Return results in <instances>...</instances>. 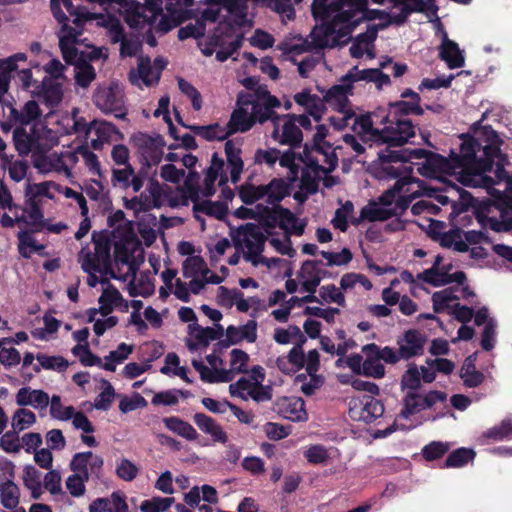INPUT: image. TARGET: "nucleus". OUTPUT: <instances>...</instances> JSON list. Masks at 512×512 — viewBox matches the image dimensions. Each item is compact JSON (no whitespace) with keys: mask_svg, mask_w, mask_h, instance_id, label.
Instances as JSON below:
<instances>
[{"mask_svg":"<svg viewBox=\"0 0 512 512\" xmlns=\"http://www.w3.org/2000/svg\"><path fill=\"white\" fill-rule=\"evenodd\" d=\"M51 10L60 25L59 47L68 60L76 57L75 43L86 21L99 18L113 43H120V52L128 54V44L121 20L128 24V0H51Z\"/></svg>","mask_w":512,"mask_h":512,"instance_id":"obj_1","label":"nucleus"},{"mask_svg":"<svg viewBox=\"0 0 512 512\" xmlns=\"http://www.w3.org/2000/svg\"><path fill=\"white\" fill-rule=\"evenodd\" d=\"M109 233L94 237V252L83 248L79 253L82 269L88 274L90 287L105 285L117 278L114 264L128 266V220L122 210L112 212L107 219Z\"/></svg>","mask_w":512,"mask_h":512,"instance_id":"obj_2","label":"nucleus"},{"mask_svg":"<svg viewBox=\"0 0 512 512\" xmlns=\"http://www.w3.org/2000/svg\"><path fill=\"white\" fill-rule=\"evenodd\" d=\"M142 143L138 148V159L141 168L134 173V169L130 165V185L135 192H138L147 183L146 190L139 197L130 199V210L149 211L152 208H159L164 200L165 195L158 181L155 179L157 174V166L162 160L163 151L161 139L158 141L150 136H143Z\"/></svg>","mask_w":512,"mask_h":512,"instance_id":"obj_3","label":"nucleus"},{"mask_svg":"<svg viewBox=\"0 0 512 512\" xmlns=\"http://www.w3.org/2000/svg\"><path fill=\"white\" fill-rule=\"evenodd\" d=\"M368 0H313L311 10L315 19L327 21L331 24L327 27L328 33H333L339 24L338 37H348L350 33L363 20H371L370 13L376 10H367Z\"/></svg>","mask_w":512,"mask_h":512,"instance_id":"obj_4","label":"nucleus"},{"mask_svg":"<svg viewBox=\"0 0 512 512\" xmlns=\"http://www.w3.org/2000/svg\"><path fill=\"white\" fill-rule=\"evenodd\" d=\"M423 108L417 102L398 100L389 102L387 105V114L381 120L384 127L375 129L373 135L377 141L387 144L386 148L399 149L406 144L410 138L415 136V125L409 115H422Z\"/></svg>","mask_w":512,"mask_h":512,"instance_id":"obj_5","label":"nucleus"},{"mask_svg":"<svg viewBox=\"0 0 512 512\" xmlns=\"http://www.w3.org/2000/svg\"><path fill=\"white\" fill-rule=\"evenodd\" d=\"M378 159L381 163V170L387 178H396L403 170L412 175V160L414 159H425L432 172L453 169L450 159L447 160L445 157L425 149L384 148L378 152Z\"/></svg>","mask_w":512,"mask_h":512,"instance_id":"obj_6","label":"nucleus"},{"mask_svg":"<svg viewBox=\"0 0 512 512\" xmlns=\"http://www.w3.org/2000/svg\"><path fill=\"white\" fill-rule=\"evenodd\" d=\"M339 84H335L326 90L323 98L316 94H311L309 89H304L294 95V101L305 108L309 116L319 122L326 110L325 104L328 103L335 110L343 113L345 117L343 121L355 116L354 112L349 108L348 96L353 93V86L349 82L343 80V76L339 80Z\"/></svg>","mask_w":512,"mask_h":512,"instance_id":"obj_7","label":"nucleus"},{"mask_svg":"<svg viewBox=\"0 0 512 512\" xmlns=\"http://www.w3.org/2000/svg\"><path fill=\"white\" fill-rule=\"evenodd\" d=\"M460 152L451 151L450 161L453 169H459V181L464 186L480 187L491 182L485 173L489 170V161H478L476 154L481 150L479 141L471 136L462 134Z\"/></svg>","mask_w":512,"mask_h":512,"instance_id":"obj_8","label":"nucleus"},{"mask_svg":"<svg viewBox=\"0 0 512 512\" xmlns=\"http://www.w3.org/2000/svg\"><path fill=\"white\" fill-rule=\"evenodd\" d=\"M60 127L58 132L62 134L85 135L94 149H100L102 142L108 137L112 126L107 123L93 122L87 124L83 118L78 116V110L73 109L71 114H65L58 120Z\"/></svg>","mask_w":512,"mask_h":512,"instance_id":"obj_9","label":"nucleus"},{"mask_svg":"<svg viewBox=\"0 0 512 512\" xmlns=\"http://www.w3.org/2000/svg\"><path fill=\"white\" fill-rule=\"evenodd\" d=\"M482 225H488L495 232L512 230V198L500 196L495 201L485 203L476 214Z\"/></svg>","mask_w":512,"mask_h":512,"instance_id":"obj_10","label":"nucleus"},{"mask_svg":"<svg viewBox=\"0 0 512 512\" xmlns=\"http://www.w3.org/2000/svg\"><path fill=\"white\" fill-rule=\"evenodd\" d=\"M162 11L161 0H144L143 4L138 0H130V29H138L140 24L148 25L144 38L151 47L157 45L152 26Z\"/></svg>","mask_w":512,"mask_h":512,"instance_id":"obj_11","label":"nucleus"},{"mask_svg":"<svg viewBox=\"0 0 512 512\" xmlns=\"http://www.w3.org/2000/svg\"><path fill=\"white\" fill-rule=\"evenodd\" d=\"M235 248L237 250L247 249L243 253V257L247 262H251L254 266L259 264V258L264 250L266 236L262 233L260 227L254 223H246L237 229L236 235L233 236Z\"/></svg>","mask_w":512,"mask_h":512,"instance_id":"obj_12","label":"nucleus"},{"mask_svg":"<svg viewBox=\"0 0 512 512\" xmlns=\"http://www.w3.org/2000/svg\"><path fill=\"white\" fill-rule=\"evenodd\" d=\"M144 261V251L141 243L134 232L133 221L130 220V296L149 295L154 290V284L149 272L141 274L139 288L136 285L137 271L139 265Z\"/></svg>","mask_w":512,"mask_h":512,"instance_id":"obj_13","label":"nucleus"},{"mask_svg":"<svg viewBox=\"0 0 512 512\" xmlns=\"http://www.w3.org/2000/svg\"><path fill=\"white\" fill-rule=\"evenodd\" d=\"M6 108L8 114L5 116V120L0 122L1 129L6 133L10 132L15 126L37 125L35 122L43 114L39 103L35 99L28 100L20 109L10 103L6 104Z\"/></svg>","mask_w":512,"mask_h":512,"instance_id":"obj_14","label":"nucleus"},{"mask_svg":"<svg viewBox=\"0 0 512 512\" xmlns=\"http://www.w3.org/2000/svg\"><path fill=\"white\" fill-rule=\"evenodd\" d=\"M72 353L79 357L80 361L87 366H99L108 371H114L116 366L128 357V346L125 343L119 345L118 349L111 351L105 359L94 356L88 349L87 344H77L73 347Z\"/></svg>","mask_w":512,"mask_h":512,"instance_id":"obj_15","label":"nucleus"},{"mask_svg":"<svg viewBox=\"0 0 512 512\" xmlns=\"http://www.w3.org/2000/svg\"><path fill=\"white\" fill-rule=\"evenodd\" d=\"M384 410L381 400L372 395H364L350 400L348 414L354 421H363L369 424L380 418L384 414Z\"/></svg>","mask_w":512,"mask_h":512,"instance_id":"obj_16","label":"nucleus"},{"mask_svg":"<svg viewBox=\"0 0 512 512\" xmlns=\"http://www.w3.org/2000/svg\"><path fill=\"white\" fill-rule=\"evenodd\" d=\"M446 398L447 394L438 390L429 391L425 395H421L416 391L408 392L403 398V407L400 416L408 419L412 415L433 407L437 402L446 401Z\"/></svg>","mask_w":512,"mask_h":512,"instance_id":"obj_17","label":"nucleus"},{"mask_svg":"<svg viewBox=\"0 0 512 512\" xmlns=\"http://www.w3.org/2000/svg\"><path fill=\"white\" fill-rule=\"evenodd\" d=\"M124 88L118 83L99 87L94 95L95 105L106 113L119 112L124 106Z\"/></svg>","mask_w":512,"mask_h":512,"instance_id":"obj_18","label":"nucleus"},{"mask_svg":"<svg viewBox=\"0 0 512 512\" xmlns=\"http://www.w3.org/2000/svg\"><path fill=\"white\" fill-rule=\"evenodd\" d=\"M427 337L416 329H409L404 332L403 337L397 340L400 357L409 360L424 353Z\"/></svg>","mask_w":512,"mask_h":512,"instance_id":"obj_19","label":"nucleus"},{"mask_svg":"<svg viewBox=\"0 0 512 512\" xmlns=\"http://www.w3.org/2000/svg\"><path fill=\"white\" fill-rule=\"evenodd\" d=\"M13 140L16 150L22 156L34 150L42 151V147L46 145L37 136V125H32L29 131L23 127H16L13 131Z\"/></svg>","mask_w":512,"mask_h":512,"instance_id":"obj_20","label":"nucleus"},{"mask_svg":"<svg viewBox=\"0 0 512 512\" xmlns=\"http://www.w3.org/2000/svg\"><path fill=\"white\" fill-rule=\"evenodd\" d=\"M189 335L196 341H188L187 347L190 351L197 350L199 346L207 347L210 341L218 340L224 335V328L221 324H216L215 328H203L197 323L188 325Z\"/></svg>","mask_w":512,"mask_h":512,"instance_id":"obj_21","label":"nucleus"},{"mask_svg":"<svg viewBox=\"0 0 512 512\" xmlns=\"http://www.w3.org/2000/svg\"><path fill=\"white\" fill-rule=\"evenodd\" d=\"M32 95L42 100L49 108L57 106L63 97V82L43 78L40 85H36V90H32Z\"/></svg>","mask_w":512,"mask_h":512,"instance_id":"obj_22","label":"nucleus"},{"mask_svg":"<svg viewBox=\"0 0 512 512\" xmlns=\"http://www.w3.org/2000/svg\"><path fill=\"white\" fill-rule=\"evenodd\" d=\"M15 403L21 408L29 406L38 411H46L49 405V395L41 389L24 386L15 394Z\"/></svg>","mask_w":512,"mask_h":512,"instance_id":"obj_23","label":"nucleus"},{"mask_svg":"<svg viewBox=\"0 0 512 512\" xmlns=\"http://www.w3.org/2000/svg\"><path fill=\"white\" fill-rule=\"evenodd\" d=\"M277 413L293 422H304L308 419L305 402L300 397H283L276 402Z\"/></svg>","mask_w":512,"mask_h":512,"instance_id":"obj_24","label":"nucleus"},{"mask_svg":"<svg viewBox=\"0 0 512 512\" xmlns=\"http://www.w3.org/2000/svg\"><path fill=\"white\" fill-rule=\"evenodd\" d=\"M60 184L54 181H43L33 183L28 181L25 184L24 198L29 199L31 202H39L42 204L44 200L56 201Z\"/></svg>","mask_w":512,"mask_h":512,"instance_id":"obj_25","label":"nucleus"},{"mask_svg":"<svg viewBox=\"0 0 512 512\" xmlns=\"http://www.w3.org/2000/svg\"><path fill=\"white\" fill-rule=\"evenodd\" d=\"M70 465L74 472L82 473L85 478H89L90 474L99 475L103 466V459L91 451L81 452L73 456Z\"/></svg>","mask_w":512,"mask_h":512,"instance_id":"obj_26","label":"nucleus"},{"mask_svg":"<svg viewBox=\"0 0 512 512\" xmlns=\"http://www.w3.org/2000/svg\"><path fill=\"white\" fill-rule=\"evenodd\" d=\"M377 350L378 345L375 343L366 344L362 347V352L365 354L363 375L380 379L385 375V367L379 360Z\"/></svg>","mask_w":512,"mask_h":512,"instance_id":"obj_27","label":"nucleus"},{"mask_svg":"<svg viewBox=\"0 0 512 512\" xmlns=\"http://www.w3.org/2000/svg\"><path fill=\"white\" fill-rule=\"evenodd\" d=\"M433 241L438 242L442 248L453 249L457 252H468L469 246L462 239V230L458 227L448 231L433 232Z\"/></svg>","mask_w":512,"mask_h":512,"instance_id":"obj_28","label":"nucleus"},{"mask_svg":"<svg viewBox=\"0 0 512 512\" xmlns=\"http://www.w3.org/2000/svg\"><path fill=\"white\" fill-rule=\"evenodd\" d=\"M89 512H127L125 496L113 492L110 497L97 498L89 505Z\"/></svg>","mask_w":512,"mask_h":512,"instance_id":"obj_29","label":"nucleus"},{"mask_svg":"<svg viewBox=\"0 0 512 512\" xmlns=\"http://www.w3.org/2000/svg\"><path fill=\"white\" fill-rule=\"evenodd\" d=\"M439 57L445 61L450 69H456L464 66L465 59L456 42L448 39L444 34V39L440 46Z\"/></svg>","mask_w":512,"mask_h":512,"instance_id":"obj_30","label":"nucleus"},{"mask_svg":"<svg viewBox=\"0 0 512 512\" xmlns=\"http://www.w3.org/2000/svg\"><path fill=\"white\" fill-rule=\"evenodd\" d=\"M254 126L252 115L245 108L239 107L234 109L230 116V120L225 126L226 135L231 136L237 132H247Z\"/></svg>","mask_w":512,"mask_h":512,"instance_id":"obj_31","label":"nucleus"},{"mask_svg":"<svg viewBox=\"0 0 512 512\" xmlns=\"http://www.w3.org/2000/svg\"><path fill=\"white\" fill-rule=\"evenodd\" d=\"M193 420L202 432L209 434L212 437L213 441L223 444L227 442V434L212 417L204 413H196L193 416Z\"/></svg>","mask_w":512,"mask_h":512,"instance_id":"obj_32","label":"nucleus"},{"mask_svg":"<svg viewBox=\"0 0 512 512\" xmlns=\"http://www.w3.org/2000/svg\"><path fill=\"white\" fill-rule=\"evenodd\" d=\"M446 192L454 196L453 214L459 215L475 207L476 199L466 190L455 183H446Z\"/></svg>","mask_w":512,"mask_h":512,"instance_id":"obj_33","label":"nucleus"},{"mask_svg":"<svg viewBox=\"0 0 512 512\" xmlns=\"http://www.w3.org/2000/svg\"><path fill=\"white\" fill-rule=\"evenodd\" d=\"M227 163L230 167V177L232 183L236 184L240 180L244 163L241 158L242 150L236 147L233 140H227L224 146Z\"/></svg>","mask_w":512,"mask_h":512,"instance_id":"obj_34","label":"nucleus"},{"mask_svg":"<svg viewBox=\"0 0 512 512\" xmlns=\"http://www.w3.org/2000/svg\"><path fill=\"white\" fill-rule=\"evenodd\" d=\"M177 120L178 122L183 126L188 128L192 133H194L197 136L202 137L203 139L207 141H214L219 140L223 141L228 138V135H226V129L225 127L220 126L218 123L206 125V126H200V125H185L182 122V119L177 113Z\"/></svg>","mask_w":512,"mask_h":512,"instance_id":"obj_35","label":"nucleus"},{"mask_svg":"<svg viewBox=\"0 0 512 512\" xmlns=\"http://www.w3.org/2000/svg\"><path fill=\"white\" fill-rule=\"evenodd\" d=\"M78 43H79V37H77V42L75 43V49L77 52L75 59L68 60L64 56H63V58L65 59V61L67 63L74 64V73H75L76 83L79 86L86 88L94 80L96 74H95V70L92 67V65H90L89 63H86V62H79L80 57H79V52H78V48H77Z\"/></svg>","mask_w":512,"mask_h":512,"instance_id":"obj_36","label":"nucleus"},{"mask_svg":"<svg viewBox=\"0 0 512 512\" xmlns=\"http://www.w3.org/2000/svg\"><path fill=\"white\" fill-rule=\"evenodd\" d=\"M396 182L394 185L387 189L380 197H379V203L383 206H391L397 196L404 191V187L408 185L415 184V177L407 173L406 171H401V174L396 177Z\"/></svg>","mask_w":512,"mask_h":512,"instance_id":"obj_37","label":"nucleus"},{"mask_svg":"<svg viewBox=\"0 0 512 512\" xmlns=\"http://www.w3.org/2000/svg\"><path fill=\"white\" fill-rule=\"evenodd\" d=\"M34 168L41 174L52 172L64 173L65 164L62 162L59 153L35 156L33 159Z\"/></svg>","mask_w":512,"mask_h":512,"instance_id":"obj_38","label":"nucleus"},{"mask_svg":"<svg viewBox=\"0 0 512 512\" xmlns=\"http://www.w3.org/2000/svg\"><path fill=\"white\" fill-rule=\"evenodd\" d=\"M252 104V119L255 123L264 124L270 120L274 125V131L272 137L277 139L279 137V120L283 118V115L277 114L275 111H271L260 102H251Z\"/></svg>","mask_w":512,"mask_h":512,"instance_id":"obj_39","label":"nucleus"},{"mask_svg":"<svg viewBox=\"0 0 512 512\" xmlns=\"http://www.w3.org/2000/svg\"><path fill=\"white\" fill-rule=\"evenodd\" d=\"M266 190L267 203L271 205H279L286 196L290 194L289 184L282 178H274L268 184L264 185Z\"/></svg>","mask_w":512,"mask_h":512,"instance_id":"obj_40","label":"nucleus"},{"mask_svg":"<svg viewBox=\"0 0 512 512\" xmlns=\"http://www.w3.org/2000/svg\"><path fill=\"white\" fill-rule=\"evenodd\" d=\"M19 488L12 479L0 482V502L6 509L13 510L19 504Z\"/></svg>","mask_w":512,"mask_h":512,"instance_id":"obj_41","label":"nucleus"},{"mask_svg":"<svg viewBox=\"0 0 512 512\" xmlns=\"http://www.w3.org/2000/svg\"><path fill=\"white\" fill-rule=\"evenodd\" d=\"M165 426L172 432L178 434L179 436L189 440L194 441L198 437L197 431L194 429V427L175 416L164 418Z\"/></svg>","mask_w":512,"mask_h":512,"instance_id":"obj_42","label":"nucleus"},{"mask_svg":"<svg viewBox=\"0 0 512 512\" xmlns=\"http://www.w3.org/2000/svg\"><path fill=\"white\" fill-rule=\"evenodd\" d=\"M302 140L303 133L301 129L292 121V119H286L279 142L283 145H289L291 148H298L301 146Z\"/></svg>","mask_w":512,"mask_h":512,"instance_id":"obj_43","label":"nucleus"},{"mask_svg":"<svg viewBox=\"0 0 512 512\" xmlns=\"http://www.w3.org/2000/svg\"><path fill=\"white\" fill-rule=\"evenodd\" d=\"M476 453L471 448L461 447L452 451L446 458L442 468H461L473 461Z\"/></svg>","mask_w":512,"mask_h":512,"instance_id":"obj_44","label":"nucleus"},{"mask_svg":"<svg viewBox=\"0 0 512 512\" xmlns=\"http://www.w3.org/2000/svg\"><path fill=\"white\" fill-rule=\"evenodd\" d=\"M36 421L37 417L33 411L19 407L11 417V428L20 433L31 428Z\"/></svg>","mask_w":512,"mask_h":512,"instance_id":"obj_45","label":"nucleus"},{"mask_svg":"<svg viewBox=\"0 0 512 512\" xmlns=\"http://www.w3.org/2000/svg\"><path fill=\"white\" fill-rule=\"evenodd\" d=\"M193 211L195 214L201 212L205 215L223 220L228 213V206L219 201L212 202L210 200H203L193 205Z\"/></svg>","mask_w":512,"mask_h":512,"instance_id":"obj_46","label":"nucleus"},{"mask_svg":"<svg viewBox=\"0 0 512 512\" xmlns=\"http://www.w3.org/2000/svg\"><path fill=\"white\" fill-rule=\"evenodd\" d=\"M415 184H417V187L421 189L422 195L434 198L441 205L451 204V208L453 209L454 196L446 192V184L443 188L425 186L424 182L419 179H415ZM451 214H453V211Z\"/></svg>","mask_w":512,"mask_h":512,"instance_id":"obj_47","label":"nucleus"},{"mask_svg":"<svg viewBox=\"0 0 512 512\" xmlns=\"http://www.w3.org/2000/svg\"><path fill=\"white\" fill-rule=\"evenodd\" d=\"M18 251L24 258H30L34 253H39L44 246L38 244L34 236L26 231L18 233Z\"/></svg>","mask_w":512,"mask_h":512,"instance_id":"obj_48","label":"nucleus"},{"mask_svg":"<svg viewBox=\"0 0 512 512\" xmlns=\"http://www.w3.org/2000/svg\"><path fill=\"white\" fill-rule=\"evenodd\" d=\"M39 365L34 366V371L39 372L41 369L62 372L67 369L68 362L61 356H49L39 353L36 356Z\"/></svg>","mask_w":512,"mask_h":512,"instance_id":"obj_49","label":"nucleus"},{"mask_svg":"<svg viewBox=\"0 0 512 512\" xmlns=\"http://www.w3.org/2000/svg\"><path fill=\"white\" fill-rule=\"evenodd\" d=\"M49 413L51 418L59 421H69L74 416L73 406H64L59 395L49 397Z\"/></svg>","mask_w":512,"mask_h":512,"instance_id":"obj_50","label":"nucleus"},{"mask_svg":"<svg viewBox=\"0 0 512 512\" xmlns=\"http://www.w3.org/2000/svg\"><path fill=\"white\" fill-rule=\"evenodd\" d=\"M257 210H259L257 220L267 232H269L270 229L278 227V205H273V207L270 208L258 204Z\"/></svg>","mask_w":512,"mask_h":512,"instance_id":"obj_51","label":"nucleus"},{"mask_svg":"<svg viewBox=\"0 0 512 512\" xmlns=\"http://www.w3.org/2000/svg\"><path fill=\"white\" fill-rule=\"evenodd\" d=\"M208 273H210V270L201 256H189L183 262V275L186 278L195 277L198 274L206 276Z\"/></svg>","mask_w":512,"mask_h":512,"instance_id":"obj_52","label":"nucleus"},{"mask_svg":"<svg viewBox=\"0 0 512 512\" xmlns=\"http://www.w3.org/2000/svg\"><path fill=\"white\" fill-rule=\"evenodd\" d=\"M186 11L168 13L167 15H163L162 13L160 21L156 26V31L160 34H166L175 27L179 26L186 20Z\"/></svg>","mask_w":512,"mask_h":512,"instance_id":"obj_53","label":"nucleus"},{"mask_svg":"<svg viewBox=\"0 0 512 512\" xmlns=\"http://www.w3.org/2000/svg\"><path fill=\"white\" fill-rule=\"evenodd\" d=\"M138 76L146 86H152L159 82V73H154L151 67V61L148 56H140L138 59Z\"/></svg>","mask_w":512,"mask_h":512,"instance_id":"obj_54","label":"nucleus"},{"mask_svg":"<svg viewBox=\"0 0 512 512\" xmlns=\"http://www.w3.org/2000/svg\"><path fill=\"white\" fill-rule=\"evenodd\" d=\"M266 195L264 185L243 184L239 188V197L244 204L251 205Z\"/></svg>","mask_w":512,"mask_h":512,"instance_id":"obj_55","label":"nucleus"},{"mask_svg":"<svg viewBox=\"0 0 512 512\" xmlns=\"http://www.w3.org/2000/svg\"><path fill=\"white\" fill-rule=\"evenodd\" d=\"M4 169L7 171L10 179L14 182H21L27 176L28 163L25 160H6L3 164Z\"/></svg>","mask_w":512,"mask_h":512,"instance_id":"obj_56","label":"nucleus"},{"mask_svg":"<svg viewBox=\"0 0 512 512\" xmlns=\"http://www.w3.org/2000/svg\"><path fill=\"white\" fill-rule=\"evenodd\" d=\"M24 208L23 214L21 216L22 221L31 224L37 225L43 219V212L41 208V203L39 202H31L29 199L24 198Z\"/></svg>","mask_w":512,"mask_h":512,"instance_id":"obj_57","label":"nucleus"},{"mask_svg":"<svg viewBox=\"0 0 512 512\" xmlns=\"http://www.w3.org/2000/svg\"><path fill=\"white\" fill-rule=\"evenodd\" d=\"M484 437L494 441L512 439V419L502 420L499 425L488 429L484 433Z\"/></svg>","mask_w":512,"mask_h":512,"instance_id":"obj_58","label":"nucleus"},{"mask_svg":"<svg viewBox=\"0 0 512 512\" xmlns=\"http://www.w3.org/2000/svg\"><path fill=\"white\" fill-rule=\"evenodd\" d=\"M450 449L448 442L432 441L422 448L421 454L426 461L442 458Z\"/></svg>","mask_w":512,"mask_h":512,"instance_id":"obj_59","label":"nucleus"},{"mask_svg":"<svg viewBox=\"0 0 512 512\" xmlns=\"http://www.w3.org/2000/svg\"><path fill=\"white\" fill-rule=\"evenodd\" d=\"M320 255L327 260V266H345L353 259V254L348 248L340 252L321 251Z\"/></svg>","mask_w":512,"mask_h":512,"instance_id":"obj_60","label":"nucleus"},{"mask_svg":"<svg viewBox=\"0 0 512 512\" xmlns=\"http://www.w3.org/2000/svg\"><path fill=\"white\" fill-rule=\"evenodd\" d=\"M375 68H368L360 70L358 66H353L344 76L343 80L346 82H349L351 86L355 82L359 81H366V82H373L375 80Z\"/></svg>","mask_w":512,"mask_h":512,"instance_id":"obj_61","label":"nucleus"},{"mask_svg":"<svg viewBox=\"0 0 512 512\" xmlns=\"http://www.w3.org/2000/svg\"><path fill=\"white\" fill-rule=\"evenodd\" d=\"M0 448L6 453H18L21 450V437L19 433L11 428L7 432H3L0 438Z\"/></svg>","mask_w":512,"mask_h":512,"instance_id":"obj_62","label":"nucleus"},{"mask_svg":"<svg viewBox=\"0 0 512 512\" xmlns=\"http://www.w3.org/2000/svg\"><path fill=\"white\" fill-rule=\"evenodd\" d=\"M401 385L411 390L410 392H415L421 387L420 371L416 364L412 363L408 366L402 375Z\"/></svg>","mask_w":512,"mask_h":512,"instance_id":"obj_63","label":"nucleus"},{"mask_svg":"<svg viewBox=\"0 0 512 512\" xmlns=\"http://www.w3.org/2000/svg\"><path fill=\"white\" fill-rule=\"evenodd\" d=\"M174 502V498L153 497L150 500H144L140 505L142 512H164Z\"/></svg>","mask_w":512,"mask_h":512,"instance_id":"obj_64","label":"nucleus"}]
</instances>
